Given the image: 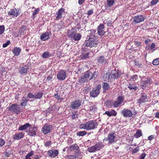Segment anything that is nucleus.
Instances as JSON below:
<instances>
[{"label": "nucleus", "instance_id": "obj_1", "mask_svg": "<svg viewBox=\"0 0 159 159\" xmlns=\"http://www.w3.org/2000/svg\"><path fill=\"white\" fill-rule=\"evenodd\" d=\"M97 125V122L95 120H91L85 124H82L79 126V128L89 130L94 129Z\"/></svg>", "mask_w": 159, "mask_h": 159}, {"label": "nucleus", "instance_id": "obj_2", "mask_svg": "<svg viewBox=\"0 0 159 159\" xmlns=\"http://www.w3.org/2000/svg\"><path fill=\"white\" fill-rule=\"evenodd\" d=\"M118 139V138L116 136V134L115 133H111L108 135L107 137L104 139L103 141H108L109 143L111 144L116 142Z\"/></svg>", "mask_w": 159, "mask_h": 159}, {"label": "nucleus", "instance_id": "obj_3", "mask_svg": "<svg viewBox=\"0 0 159 159\" xmlns=\"http://www.w3.org/2000/svg\"><path fill=\"white\" fill-rule=\"evenodd\" d=\"M91 74L90 70H89L86 71L84 75L81 76L79 80V82L80 83H83L88 82L89 80V78L90 77V75Z\"/></svg>", "mask_w": 159, "mask_h": 159}, {"label": "nucleus", "instance_id": "obj_4", "mask_svg": "<svg viewBox=\"0 0 159 159\" xmlns=\"http://www.w3.org/2000/svg\"><path fill=\"white\" fill-rule=\"evenodd\" d=\"M98 43L95 41V39L89 38V40H87L84 43V45L86 47L90 48L96 47L97 46Z\"/></svg>", "mask_w": 159, "mask_h": 159}, {"label": "nucleus", "instance_id": "obj_5", "mask_svg": "<svg viewBox=\"0 0 159 159\" xmlns=\"http://www.w3.org/2000/svg\"><path fill=\"white\" fill-rule=\"evenodd\" d=\"M119 75V73L118 72L114 73L107 72L104 75L103 77L105 78L106 80H109L112 78H117Z\"/></svg>", "mask_w": 159, "mask_h": 159}, {"label": "nucleus", "instance_id": "obj_6", "mask_svg": "<svg viewBox=\"0 0 159 159\" xmlns=\"http://www.w3.org/2000/svg\"><path fill=\"white\" fill-rule=\"evenodd\" d=\"M20 106L15 104L12 105L8 108V110L10 111L15 113H18L20 111Z\"/></svg>", "mask_w": 159, "mask_h": 159}, {"label": "nucleus", "instance_id": "obj_7", "mask_svg": "<svg viewBox=\"0 0 159 159\" xmlns=\"http://www.w3.org/2000/svg\"><path fill=\"white\" fill-rule=\"evenodd\" d=\"M52 126L51 125H45L42 128V131L44 134L49 133L52 129Z\"/></svg>", "mask_w": 159, "mask_h": 159}, {"label": "nucleus", "instance_id": "obj_8", "mask_svg": "<svg viewBox=\"0 0 159 159\" xmlns=\"http://www.w3.org/2000/svg\"><path fill=\"white\" fill-rule=\"evenodd\" d=\"M105 27L104 25L102 24H100L97 27V32L98 34L101 36H103L105 31L104 30Z\"/></svg>", "mask_w": 159, "mask_h": 159}, {"label": "nucleus", "instance_id": "obj_9", "mask_svg": "<svg viewBox=\"0 0 159 159\" xmlns=\"http://www.w3.org/2000/svg\"><path fill=\"white\" fill-rule=\"evenodd\" d=\"M57 77L59 80H63L65 79L66 77V72L64 70H61L58 72Z\"/></svg>", "mask_w": 159, "mask_h": 159}, {"label": "nucleus", "instance_id": "obj_10", "mask_svg": "<svg viewBox=\"0 0 159 159\" xmlns=\"http://www.w3.org/2000/svg\"><path fill=\"white\" fill-rule=\"evenodd\" d=\"M65 13L64 9L63 8H61L59 9L56 13V17L55 20H57L61 19L62 17V15Z\"/></svg>", "mask_w": 159, "mask_h": 159}, {"label": "nucleus", "instance_id": "obj_11", "mask_svg": "<svg viewBox=\"0 0 159 159\" xmlns=\"http://www.w3.org/2000/svg\"><path fill=\"white\" fill-rule=\"evenodd\" d=\"M81 105V102L80 100H77L72 102L70 107L73 109H77Z\"/></svg>", "mask_w": 159, "mask_h": 159}, {"label": "nucleus", "instance_id": "obj_12", "mask_svg": "<svg viewBox=\"0 0 159 159\" xmlns=\"http://www.w3.org/2000/svg\"><path fill=\"white\" fill-rule=\"evenodd\" d=\"M145 17L142 15H138L135 16L133 18L134 21L136 23H139L144 21Z\"/></svg>", "mask_w": 159, "mask_h": 159}, {"label": "nucleus", "instance_id": "obj_13", "mask_svg": "<svg viewBox=\"0 0 159 159\" xmlns=\"http://www.w3.org/2000/svg\"><path fill=\"white\" fill-rule=\"evenodd\" d=\"M122 114L125 117H129L132 116V111L127 109H124L121 111Z\"/></svg>", "mask_w": 159, "mask_h": 159}, {"label": "nucleus", "instance_id": "obj_14", "mask_svg": "<svg viewBox=\"0 0 159 159\" xmlns=\"http://www.w3.org/2000/svg\"><path fill=\"white\" fill-rule=\"evenodd\" d=\"M65 157L66 159H79L81 158L80 154L79 153H75V155H67Z\"/></svg>", "mask_w": 159, "mask_h": 159}, {"label": "nucleus", "instance_id": "obj_15", "mask_svg": "<svg viewBox=\"0 0 159 159\" xmlns=\"http://www.w3.org/2000/svg\"><path fill=\"white\" fill-rule=\"evenodd\" d=\"M50 33L48 31L43 33L40 36V39L43 41L48 39L50 38Z\"/></svg>", "mask_w": 159, "mask_h": 159}, {"label": "nucleus", "instance_id": "obj_16", "mask_svg": "<svg viewBox=\"0 0 159 159\" xmlns=\"http://www.w3.org/2000/svg\"><path fill=\"white\" fill-rule=\"evenodd\" d=\"M48 155L52 157H55L57 156L58 154V151L57 150L52 149L48 152Z\"/></svg>", "mask_w": 159, "mask_h": 159}, {"label": "nucleus", "instance_id": "obj_17", "mask_svg": "<svg viewBox=\"0 0 159 159\" xmlns=\"http://www.w3.org/2000/svg\"><path fill=\"white\" fill-rule=\"evenodd\" d=\"M29 70V68L26 65H25L20 67L19 72L21 74H26Z\"/></svg>", "mask_w": 159, "mask_h": 159}, {"label": "nucleus", "instance_id": "obj_18", "mask_svg": "<svg viewBox=\"0 0 159 159\" xmlns=\"http://www.w3.org/2000/svg\"><path fill=\"white\" fill-rule=\"evenodd\" d=\"M8 14L9 15H13L16 17L19 15L20 13L18 10L16 8L11 9L10 11H8Z\"/></svg>", "mask_w": 159, "mask_h": 159}, {"label": "nucleus", "instance_id": "obj_19", "mask_svg": "<svg viewBox=\"0 0 159 159\" xmlns=\"http://www.w3.org/2000/svg\"><path fill=\"white\" fill-rule=\"evenodd\" d=\"M69 150L70 151H74L76 153H79V148L78 145L75 144L71 145L69 147Z\"/></svg>", "mask_w": 159, "mask_h": 159}, {"label": "nucleus", "instance_id": "obj_20", "mask_svg": "<svg viewBox=\"0 0 159 159\" xmlns=\"http://www.w3.org/2000/svg\"><path fill=\"white\" fill-rule=\"evenodd\" d=\"M76 33V29L72 28L68 31V35L70 38H72Z\"/></svg>", "mask_w": 159, "mask_h": 159}, {"label": "nucleus", "instance_id": "obj_21", "mask_svg": "<svg viewBox=\"0 0 159 159\" xmlns=\"http://www.w3.org/2000/svg\"><path fill=\"white\" fill-rule=\"evenodd\" d=\"M97 60L99 64H102L106 63L107 61L104 56H101L97 57Z\"/></svg>", "mask_w": 159, "mask_h": 159}, {"label": "nucleus", "instance_id": "obj_22", "mask_svg": "<svg viewBox=\"0 0 159 159\" xmlns=\"http://www.w3.org/2000/svg\"><path fill=\"white\" fill-rule=\"evenodd\" d=\"M13 136V138L14 139L18 140L22 138L24 136V134L23 132H21L18 133L16 134Z\"/></svg>", "mask_w": 159, "mask_h": 159}, {"label": "nucleus", "instance_id": "obj_23", "mask_svg": "<svg viewBox=\"0 0 159 159\" xmlns=\"http://www.w3.org/2000/svg\"><path fill=\"white\" fill-rule=\"evenodd\" d=\"M100 93V91L96 90L93 88L92 90L90 92V96L92 97H95L98 96Z\"/></svg>", "mask_w": 159, "mask_h": 159}, {"label": "nucleus", "instance_id": "obj_24", "mask_svg": "<svg viewBox=\"0 0 159 159\" xmlns=\"http://www.w3.org/2000/svg\"><path fill=\"white\" fill-rule=\"evenodd\" d=\"M28 134L31 136H35L36 135V132L37 129L35 128H34L32 129V128H30Z\"/></svg>", "mask_w": 159, "mask_h": 159}, {"label": "nucleus", "instance_id": "obj_25", "mask_svg": "<svg viewBox=\"0 0 159 159\" xmlns=\"http://www.w3.org/2000/svg\"><path fill=\"white\" fill-rule=\"evenodd\" d=\"M31 125L29 123H26L23 125L20 126L18 129L19 130H24L27 129L28 128H31Z\"/></svg>", "mask_w": 159, "mask_h": 159}, {"label": "nucleus", "instance_id": "obj_26", "mask_svg": "<svg viewBox=\"0 0 159 159\" xmlns=\"http://www.w3.org/2000/svg\"><path fill=\"white\" fill-rule=\"evenodd\" d=\"M88 31L89 32V38H90V39L96 38H95V34H97V33H96V30H91L90 31Z\"/></svg>", "mask_w": 159, "mask_h": 159}, {"label": "nucleus", "instance_id": "obj_27", "mask_svg": "<svg viewBox=\"0 0 159 159\" xmlns=\"http://www.w3.org/2000/svg\"><path fill=\"white\" fill-rule=\"evenodd\" d=\"M21 51V49L19 47H15L13 50L12 52L16 56H18L19 55Z\"/></svg>", "mask_w": 159, "mask_h": 159}, {"label": "nucleus", "instance_id": "obj_28", "mask_svg": "<svg viewBox=\"0 0 159 159\" xmlns=\"http://www.w3.org/2000/svg\"><path fill=\"white\" fill-rule=\"evenodd\" d=\"M43 95V93L42 92H39L37 93H35L34 94V99H40L42 98Z\"/></svg>", "mask_w": 159, "mask_h": 159}, {"label": "nucleus", "instance_id": "obj_29", "mask_svg": "<svg viewBox=\"0 0 159 159\" xmlns=\"http://www.w3.org/2000/svg\"><path fill=\"white\" fill-rule=\"evenodd\" d=\"M91 74L90 75V78H89V80H91L92 79H95L97 77L98 73L96 71H94L93 73H92L91 71Z\"/></svg>", "mask_w": 159, "mask_h": 159}, {"label": "nucleus", "instance_id": "obj_30", "mask_svg": "<svg viewBox=\"0 0 159 159\" xmlns=\"http://www.w3.org/2000/svg\"><path fill=\"white\" fill-rule=\"evenodd\" d=\"M142 133L141 130H138L134 134V137L136 138H138L142 136Z\"/></svg>", "mask_w": 159, "mask_h": 159}, {"label": "nucleus", "instance_id": "obj_31", "mask_svg": "<svg viewBox=\"0 0 159 159\" xmlns=\"http://www.w3.org/2000/svg\"><path fill=\"white\" fill-rule=\"evenodd\" d=\"M102 144L99 143H98L94 146H93L95 151L99 150L102 147Z\"/></svg>", "mask_w": 159, "mask_h": 159}, {"label": "nucleus", "instance_id": "obj_32", "mask_svg": "<svg viewBox=\"0 0 159 159\" xmlns=\"http://www.w3.org/2000/svg\"><path fill=\"white\" fill-rule=\"evenodd\" d=\"M27 101H28V100L27 99V98L25 97H23L20 104L21 106L22 107H25L27 105Z\"/></svg>", "mask_w": 159, "mask_h": 159}, {"label": "nucleus", "instance_id": "obj_33", "mask_svg": "<svg viewBox=\"0 0 159 159\" xmlns=\"http://www.w3.org/2000/svg\"><path fill=\"white\" fill-rule=\"evenodd\" d=\"M27 29L26 26L23 25L20 28L19 32L20 34H23L24 33V32Z\"/></svg>", "mask_w": 159, "mask_h": 159}, {"label": "nucleus", "instance_id": "obj_34", "mask_svg": "<svg viewBox=\"0 0 159 159\" xmlns=\"http://www.w3.org/2000/svg\"><path fill=\"white\" fill-rule=\"evenodd\" d=\"M147 98V96L146 94L142 95L138 101V102L140 104L142 103L145 101V99Z\"/></svg>", "mask_w": 159, "mask_h": 159}, {"label": "nucleus", "instance_id": "obj_35", "mask_svg": "<svg viewBox=\"0 0 159 159\" xmlns=\"http://www.w3.org/2000/svg\"><path fill=\"white\" fill-rule=\"evenodd\" d=\"M103 92H106L109 89V85L107 83H104L102 85Z\"/></svg>", "mask_w": 159, "mask_h": 159}, {"label": "nucleus", "instance_id": "obj_36", "mask_svg": "<svg viewBox=\"0 0 159 159\" xmlns=\"http://www.w3.org/2000/svg\"><path fill=\"white\" fill-rule=\"evenodd\" d=\"M116 114V112L115 111H106L104 114H106L109 116H115Z\"/></svg>", "mask_w": 159, "mask_h": 159}, {"label": "nucleus", "instance_id": "obj_37", "mask_svg": "<svg viewBox=\"0 0 159 159\" xmlns=\"http://www.w3.org/2000/svg\"><path fill=\"white\" fill-rule=\"evenodd\" d=\"M81 35L80 33L76 34L72 39L75 41H78L81 38Z\"/></svg>", "mask_w": 159, "mask_h": 159}, {"label": "nucleus", "instance_id": "obj_38", "mask_svg": "<svg viewBox=\"0 0 159 159\" xmlns=\"http://www.w3.org/2000/svg\"><path fill=\"white\" fill-rule=\"evenodd\" d=\"M130 81V80H129V84L128 86V88L130 90L134 89L135 90H136L137 87L135 86V85L134 84V83L132 84H130V83H129V81Z\"/></svg>", "mask_w": 159, "mask_h": 159}, {"label": "nucleus", "instance_id": "obj_39", "mask_svg": "<svg viewBox=\"0 0 159 159\" xmlns=\"http://www.w3.org/2000/svg\"><path fill=\"white\" fill-rule=\"evenodd\" d=\"M50 56L49 52H45L42 54V57L43 58H48Z\"/></svg>", "mask_w": 159, "mask_h": 159}, {"label": "nucleus", "instance_id": "obj_40", "mask_svg": "<svg viewBox=\"0 0 159 159\" xmlns=\"http://www.w3.org/2000/svg\"><path fill=\"white\" fill-rule=\"evenodd\" d=\"M117 99V101H116L113 103L112 106L115 107H118L119 104V97H118Z\"/></svg>", "mask_w": 159, "mask_h": 159}, {"label": "nucleus", "instance_id": "obj_41", "mask_svg": "<svg viewBox=\"0 0 159 159\" xmlns=\"http://www.w3.org/2000/svg\"><path fill=\"white\" fill-rule=\"evenodd\" d=\"M54 97L58 101H61L63 100V98L61 97V96L58 95V93L55 94Z\"/></svg>", "mask_w": 159, "mask_h": 159}, {"label": "nucleus", "instance_id": "obj_42", "mask_svg": "<svg viewBox=\"0 0 159 159\" xmlns=\"http://www.w3.org/2000/svg\"><path fill=\"white\" fill-rule=\"evenodd\" d=\"M113 103L112 101L110 100L107 101L105 102V104L107 105V106L109 107H112V104Z\"/></svg>", "mask_w": 159, "mask_h": 159}, {"label": "nucleus", "instance_id": "obj_43", "mask_svg": "<svg viewBox=\"0 0 159 159\" xmlns=\"http://www.w3.org/2000/svg\"><path fill=\"white\" fill-rule=\"evenodd\" d=\"M87 134V132L85 131H80L77 134V135L78 136H83Z\"/></svg>", "mask_w": 159, "mask_h": 159}, {"label": "nucleus", "instance_id": "obj_44", "mask_svg": "<svg viewBox=\"0 0 159 159\" xmlns=\"http://www.w3.org/2000/svg\"><path fill=\"white\" fill-rule=\"evenodd\" d=\"M134 65L137 66H138L139 68L142 67L143 66V64L140 62H139V61L135 60L134 61Z\"/></svg>", "mask_w": 159, "mask_h": 159}, {"label": "nucleus", "instance_id": "obj_45", "mask_svg": "<svg viewBox=\"0 0 159 159\" xmlns=\"http://www.w3.org/2000/svg\"><path fill=\"white\" fill-rule=\"evenodd\" d=\"M159 2V0H152L150 3V6H152L156 4Z\"/></svg>", "mask_w": 159, "mask_h": 159}, {"label": "nucleus", "instance_id": "obj_46", "mask_svg": "<svg viewBox=\"0 0 159 159\" xmlns=\"http://www.w3.org/2000/svg\"><path fill=\"white\" fill-rule=\"evenodd\" d=\"M107 5L109 7L112 6L114 3V0H107Z\"/></svg>", "mask_w": 159, "mask_h": 159}, {"label": "nucleus", "instance_id": "obj_47", "mask_svg": "<svg viewBox=\"0 0 159 159\" xmlns=\"http://www.w3.org/2000/svg\"><path fill=\"white\" fill-rule=\"evenodd\" d=\"M152 64L154 65H157L159 64V58L154 60L152 62Z\"/></svg>", "mask_w": 159, "mask_h": 159}, {"label": "nucleus", "instance_id": "obj_48", "mask_svg": "<svg viewBox=\"0 0 159 159\" xmlns=\"http://www.w3.org/2000/svg\"><path fill=\"white\" fill-rule=\"evenodd\" d=\"M139 150V146H138L135 148H134L132 151V154L138 152Z\"/></svg>", "mask_w": 159, "mask_h": 159}, {"label": "nucleus", "instance_id": "obj_49", "mask_svg": "<svg viewBox=\"0 0 159 159\" xmlns=\"http://www.w3.org/2000/svg\"><path fill=\"white\" fill-rule=\"evenodd\" d=\"M5 30V27L4 25L0 26V34H2Z\"/></svg>", "mask_w": 159, "mask_h": 159}, {"label": "nucleus", "instance_id": "obj_50", "mask_svg": "<svg viewBox=\"0 0 159 159\" xmlns=\"http://www.w3.org/2000/svg\"><path fill=\"white\" fill-rule=\"evenodd\" d=\"M89 55V53L87 52L86 54L82 55L81 56V57L83 59H86L88 57Z\"/></svg>", "mask_w": 159, "mask_h": 159}, {"label": "nucleus", "instance_id": "obj_51", "mask_svg": "<svg viewBox=\"0 0 159 159\" xmlns=\"http://www.w3.org/2000/svg\"><path fill=\"white\" fill-rule=\"evenodd\" d=\"M5 143L4 139L0 138V147L2 146Z\"/></svg>", "mask_w": 159, "mask_h": 159}, {"label": "nucleus", "instance_id": "obj_52", "mask_svg": "<svg viewBox=\"0 0 159 159\" xmlns=\"http://www.w3.org/2000/svg\"><path fill=\"white\" fill-rule=\"evenodd\" d=\"M104 23L105 24H106L107 25V26H111V21L110 20H108L107 21H104Z\"/></svg>", "mask_w": 159, "mask_h": 159}, {"label": "nucleus", "instance_id": "obj_53", "mask_svg": "<svg viewBox=\"0 0 159 159\" xmlns=\"http://www.w3.org/2000/svg\"><path fill=\"white\" fill-rule=\"evenodd\" d=\"M138 78V76L137 75H134L131 76V80L133 81H135Z\"/></svg>", "mask_w": 159, "mask_h": 159}, {"label": "nucleus", "instance_id": "obj_54", "mask_svg": "<svg viewBox=\"0 0 159 159\" xmlns=\"http://www.w3.org/2000/svg\"><path fill=\"white\" fill-rule=\"evenodd\" d=\"M88 151L89 152H95V151L94 149L93 146L90 147V148H88Z\"/></svg>", "mask_w": 159, "mask_h": 159}, {"label": "nucleus", "instance_id": "obj_55", "mask_svg": "<svg viewBox=\"0 0 159 159\" xmlns=\"http://www.w3.org/2000/svg\"><path fill=\"white\" fill-rule=\"evenodd\" d=\"M27 96L28 97H29V98H34V94H33V93H28Z\"/></svg>", "mask_w": 159, "mask_h": 159}, {"label": "nucleus", "instance_id": "obj_56", "mask_svg": "<svg viewBox=\"0 0 159 159\" xmlns=\"http://www.w3.org/2000/svg\"><path fill=\"white\" fill-rule=\"evenodd\" d=\"M40 10V9L38 8L36 9L33 12V15L35 16L39 12Z\"/></svg>", "mask_w": 159, "mask_h": 159}, {"label": "nucleus", "instance_id": "obj_57", "mask_svg": "<svg viewBox=\"0 0 159 159\" xmlns=\"http://www.w3.org/2000/svg\"><path fill=\"white\" fill-rule=\"evenodd\" d=\"M146 83L148 84H150L152 82V79H147L146 81H145Z\"/></svg>", "mask_w": 159, "mask_h": 159}, {"label": "nucleus", "instance_id": "obj_58", "mask_svg": "<svg viewBox=\"0 0 159 159\" xmlns=\"http://www.w3.org/2000/svg\"><path fill=\"white\" fill-rule=\"evenodd\" d=\"M124 100V97L123 96H120V105L122 104L123 105L124 103L122 104Z\"/></svg>", "mask_w": 159, "mask_h": 159}, {"label": "nucleus", "instance_id": "obj_59", "mask_svg": "<svg viewBox=\"0 0 159 159\" xmlns=\"http://www.w3.org/2000/svg\"><path fill=\"white\" fill-rule=\"evenodd\" d=\"M146 155L145 153H143L140 156L139 159H144L146 157Z\"/></svg>", "mask_w": 159, "mask_h": 159}, {"label": "nucleus", "instance_id": "obj_60", "mask_svg": "<svg viewBox=\"0 0 159 159\" xmlns=\"http://www.w3.org/2000/svg\"><path fill=\"white\" fill-rule=\"evenodd\" d=\"M93 10H89L87 12V15L89 16L93 14Z\"/></svg>", "mask_w": 159, "mask_h": 159}, {"label": "nucleus", "instance_id": "obj_61", "mask_svg": "<svg viewBox=\"0 0 159 159\" xmlns=\"http://www.w3.org/2000/svg\"><path fill=\"white\" fill-rule=\"evenodd\" d=\"M34 154V152L33 151H31L26 156H28L29 157H31Z\"/></svg>", "mask_w": 159, "mask_h": 159}, {"label": "nucleus", "instance_id": "obj_62", "mask_svg": "<svg viewBox=\"0 0 159 159\" xmlns=\"http://www.w3.org/2000/svg\"><path fill=\"white\" fill-rule=\"evenodd\" d=\"M10 43V41H8L7 42L3 45V48H5L7 47L8 45H9Z\"/></svg>", "mask_w": 159, "mask_h": 159}, {"label": "nucleus", "instance_id": "obj_63", "mask_svg": "<svg viewBox=\"0 0 159 159\" xmlns=\"http://www.w3.org/2000/svg\"><path fill=\"white\" fill-rule=\"evenodd\" d=\"M78 117V115L76 114H73L71 116V118L72 120H74Z\"/></svg>", "mask_w": 159, "mask_h": 159}, {"label": "nucleus", "instance_id": "obj_64", "mask_svg": "<svg viewBox=\"0 0 159 159\" xmlns=\"http://www.w3.org/2000/svg\"><path fill=\"white\" fill-rule=\"evenodd\" d=\"M56 109L55 106L54 105H53L52 106L49 107L48 110H49V111H53L55 110Z\"/></svg>", "mask_w": 159, "mask_h": 159}]
</instances>
